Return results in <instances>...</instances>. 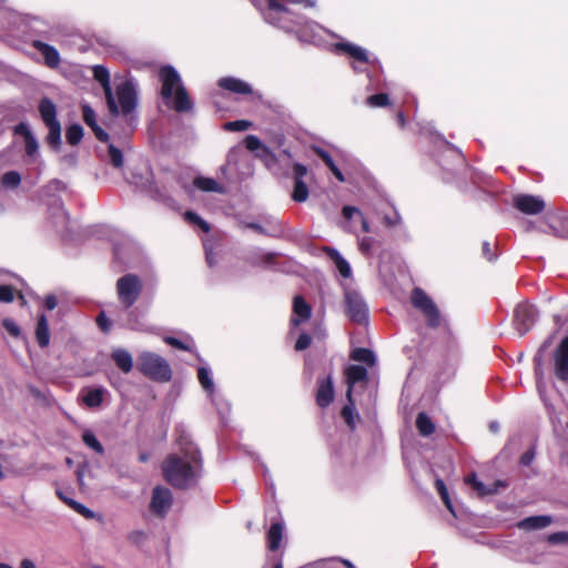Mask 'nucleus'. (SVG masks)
Returning a JSON list of instances; mask_svg holds the SVG:
<instances>
[{"mask_svg":"<svg viewBox=\"0 0 568 568\" xmlns=\"http://www.w3.org/2000/svg\"><path fill=\"white\" fill-rule=\"evenodd\" d=\"M182 454H170L161 466L164 480L175 489L194 486L202 467L201 453L193 444L184 447Z\"/></svg>","mask_w":568,"mask_h":568,"instance_id":"1","label":"nucleus"},{"mask_svg":"<svg viewBox=\"0 0 568 568\" xmlns=\"http://www.w3.org/2000/svg\"><path fill=\"white\" fill-rule=\"evenodd\" d=\"M159 78L162 83L161 97L164 100L173 99V109L179 113L191 111L193 104L179 72L172 65H164L159 70Z\"/></svg>","mask_w":568,"mask_h":568,"instance_id":"2","label":"nucleus"},{"mask_svg":"<svg viewBox=\"0 0 568 568\" xmlns=\"http://www.w3.org/2000/svg\"><path fill=\"white\" fill-rule=\"evenodd\" d=\"M265 21L286 32L294 31L303 24L304 17L290 10L277 0H266V8L263 10Z\"/></svg>","mask_w":568,"mask_h":568,"instance_id":"3","label":"nucleus"},{"mask_svg":"<svg viewBox=\"0 0 568 568\" xmlns=\"http://www.w3.org/2000/svg\"><path fill=\"white\" fill-rule=\"evenodd\" d=\"M138 369L156 383H168L172 379V369L168 361L152 352H143L139 355Z\"/></svg>","mask_w":568,"mask_h":568,"instance_id":"4","label":"nucleus"},{"mask_svg":"<svg viewBox=\"0 0 568 568\" xmlns=\"http://www.w3.org/2000/svg\"><path fill=\"white\" fill-rule=\"evenodd\" d=\"M143 284L136 274L129 273L116 281V294L120 303L130 308L139 300Z\"/></svg>","mask_w":568,"mask_h":568,"instance_id":"5","label":"nucleus"},{"mask_svg":"<svg viewBox=\"0 0 568 568\" xmlns=\"http://www.w3.org/2000/svg\"><path fill=\"white\" fill-rule=\"evenodd\" d=\"M410 302L415 308L425 315L429 327L437 328L440 325V314L437 306L420 287L413 288Z\"/></svg>","mask_w":568,"mask_h":568,"instance_id":"6","label":"nucleus"},{"mask_svg":"<svg viewBox=\"0 0 568 568\" xmlns=\"http://www.w3.org/2000/svg\"><path fill=\"white\" fill-rule=\"evenodd\" d=\"M345 312L353 323L363 325L368 322L367 305L357 292L347 291L345 293Z\"/></svg>","mask_w":568,"mask_h":568,"instance_id":"7","label":"nucleus"},{"mask_svg":"<svg viewBox=\"0 0 568 568\" xmlns=\"http://www.w3.org/2000/svg\"><path fill=\"white\" fill-rule=\"evenodd\" d=\"M118 98L119 114H130L136 106L138 95L136 90L132 81L125 80L116 85L115 88Z\"/></svg>","mask_w":568,"mask_h":568,"instance_id":"8","label":"nucleus"},{"mask_svg":"<svg viewBox=\"0 0 568 568\" xmlns=\"http://www.w3.org/2000/svg\"><path fill=\"white\" fill-rule=\"evenodd\" d=\"M173 503V496L169 488L155 486L152 490L150 510L159 517H165Z\"/></svg>","mask_w":568,"mask_h":568,"instance_id":"9","label":"nucleus"},{"mask_svg":"<svg viewBox=\"0 0 568 568\" xmlns=\"http://www.w3.org/2000/svg\"><path fill=\"white\" fill-rule=\"evenodd\" d=\"M93 77L103 88L110 114L112 116H118L119 108L116 105V101L112 93L109 70L103 65H94L93 67Z\"/></svg>","mask_w":568,"mask_h":568,"instance_id":"10","label":"nucleus"},{"mask_svg":"<svg viewBox=\"0 0 568 568\" xmlns=\"http://www.w3.org/2000/svg\"><path fill=\"white\" fill-rule=\"evenodd\" d=\"M308 173V169L301 163L293 164V180L294 186L291 194V197L294 202L303 203L308 199L310 191L304 182V176Z\"/></svg>","mask_w":568,"mask_h":568,"instance_id":"11","label":"nucleus"},{"mask_svg":"<svg viewBox=\"0 0 568 568\" xmlns=\"http://www.w3.org/2000/svg\"><path fill=\"white\" fill-rule=\"evenodd\" d=\"M513 323L520 336L527 334L532 326V305L528 302L519 304L515 308Z\"/></svg>","mask_w":568,"mask_h":568,"instance_id":"12","label":"nucleus"},{"mask_svg":"<svg viewBox=\"0 0 568 568\" xmlns=\"http://www.w3.org/2000/svg\"><path fill=\"white\" fill-rule=\"evenodd\" d=\"M335 397L334 383L332 375L317 378V388L315 393V402L320 408L328 407Z\"/></svg>","mask_w":568,"mask_h":568,"instance_id":"13","label":"nucleus"},{"mask_svg":"<svg viewBox=\"0 0 568 568\" xmlns=\"http://www.w3.org/2000/svg\"><path fill=\"white\" fill-rule=\"evenodd\" d=\"M555 373L558 379L568 382V336L562 338L555 352Z\"/></svg>","mask_w":568,"mask_h":568,"instance_id":"14","label":"nucleus"},{"mask_svg":"<svg viewBox=\"0 0 568 568\" xmlns=\"http://www.w3.org/2000/svg\"><path fill=\"white\" fill-rule=\"evenodd\" d=\"M465 484L469 485L473 490L477 493L479 497H485L498 493L500 487L506 485L501 480H496L491 485L487 486L477 478L475 473H470L465 477Z\"/></svg>","mask_w":568,"mask_h":568,"instance_id":"15","label":"nucleus"},{"mask_svg":"<svg viewBox=\"0 0 568 568\" xmlns=\"http://www.w3.org/2000/svg\"><path fill=\"white\" fill-rule=\"evenodd\" d=\"M106 389L103 386L84 387L81 389V400L88 408H99L104 400Z\"/></svg>","mask_w":568,"mask_h":568,"instance_id":"16","label":"nucleus"},{"mask_svg":"<svg viewBox=\"0 0 568 568\" xmlns=\"http://www.w3.org/2000/svg\"><path fill=\"white\" fill-rule=\"evenodd\" d=\"M217 85L234 94L250 95L253 93V89L247 82L234 77H223L219 79Z\"/></svg>","mask_w":568,"mask_h":568,"instance_id":"17","label":"nucleus"},{"mask_svg":"<svg viewBox=\"0 0 568 568\" xmlns=\"http://www.w3.org/2000/svg\"><path fill=\"white\" fill-rule=\"evenodd\" d=\"M345 379L347 384L346 398H351L354 385L359 382H367L368 372L364 366L349 365L345 369Z\"/></svg>","mask_w":568,"mask_h":568,"instance_id":"18","label":"nucleus"},{"mask_svg":"<svg viewBox=\"0 0 568 568\" xmlns=\"http://www.w3.org/2000/svg\"><path fill=\"white\" fill-rule=\"evenodd\" d=\"M32 47L43 55L44 63L48 68L55 69L59 67L61 61L60 53L53 45L36 40Z\"/></svg>","mask_w":568,"mask_h":568,"instance_id":"19","label":"nucleus"},{"mask_svg":"<svg viewBox=\"0 0 568 568\" xmlns=\"http://www.w3.org/2000/svg\"><path fill=\"white\" fill-rule=\"evenodd\" d=\"M293 312L296 317L291 320L294 326H298L301 323L307 321L312 316V307L301 295H296L293 298Z\"/></svg>","mask_w":568,"mask_h":568,"instance_id":"20","label":"nucleus"},{"mask_svg":"<svg viewBox=\"0 0 568 568\" xmlns=\"http://www.w3.org/2000/svg\"><path fill=\"white\" fill-rule=\"evenodd\" d=\"M336 49L342 51L361 63H368V54L365 49L349 42L336 43Z\"/></svg>","mask_w":568,"mask_h":568,"instance_id":"21","label":"nucleus"},{"mask_svg":"<svg viewBox=\"0 0 568 568\" xmlns=\"http://www.w3.org/2000/svg\"><path fill=\"white\" fill-rule=\"evenodd\" d=\"M39 113L45 125L58 123L57 106L49 98H42L39 103Z\"/></svg>","mask_w":568,"mask_h":568,"instance_id":"22","label":"nucleus"},{"mask_svg":"<svg viewBox=\"0 0 568 568\" xmlns=\"http://www.w3.org/2000/svg\"><path fill=\"white\" fill-rule=\"evenodd\" d=\"M244 144L248 151H258L260 153L257 155L264 159L265 161H267L268 159L273 161L275 160V156L271 152V150L267 146H265L256 135H247L244 139Z\"/></svg>","mask_w":568,"mask_h":568,"instance_id":"23","label":"nucleus"},{"mask_svg":"<svg viewBox=\"0 0 568 568\" xmlns=\"http://www.w3.org/2000/svg\"><path fill=\"white\" fill-rule=\"evenodd\" d=\"M283 530L284 526L282 523H273L266 532V544L267 548L271 551H276L282 542L283 539Z\"/></svg>","mask_w":568,"mask_h":568,"instance_id":"24","label":"nucleus"},{"mask_svg":"<svg viewBox=\"0 0 568 568\" xmlns=\"http://www.w3.org/2000/svg\"><path fill=\"white\" fill-rule=\"evenodd\" d=\"M111 358L115 363L116 367L124 374H128L133 368V359L131 354L126 349L118 348L111 353Z\"/></svg>","mask_w":568,"mask_h":568,"instance_id":"25","label":"nucleus"},{"mask_svg":"<svg viewBox=\"0 0 568 568\" xmlns=\"http://www.w3.org/2000/svg\"><path fill=\"white\" fill-rule=\"evenodd\" d=\"M36 338L37 343L41 348H45L50 343V329L47 316L44 314H40L38 316L37 326H36Z\"/></svg>","mask_w":568,"mask_h":568,"instance_id":"26","label":"nucleus"},{"mask_svg":"<svg viewBox=\"0 0 568 568\" xmlns=\"http://www.w3.org/2000/svg\"><path fill=\"white\" fill-rule=\"evenodd\" d=\"M346 399L347 404H345L344 407L342 408L341 416L344 419L345 424L348 426V428L351 430H354L356 428V418L358 419L359 416L356 413L353 395H351V398Z\"/></svg>","mask_w":568,"mask_h":568,"instance_id":"27","label":"nucleus"},{"mask_svg":"<svg viewBox=\"0 0 568 568\" xmlns=\"http://www.w3.org/2000/svg\"><path fill=\"white\" fill-rule=\"evenodd\" d=\"M416 428L419 435L424 437H428L435 433V424L424 412L418 413L416 417Z\"/></svg>","mask_w":568,"mask_h":568,"instance_id":"28","label":"nucleus"},{"mask_svg":"<svg viewBox=\"0 0 568 568\" xmlns=\"http://www.w3.org/2000/svg\"><path fill=\"white\" fill-rule=\"evenodd\" d=\"M326 251L334 261L339 274L345 278L349 277L352 270L348 262L335 248L328 247Z\"/></svg>","mask_w":568,"mask_h":568,"instance_id":"29","label":"nucleus"},{"mask_svg":"<svg viewBox=\"0 0 568 568\" xmlns=\"http://www.w3.org/2000/svg\"><path fill=\"white\" fill-rule=\"evenodd\" d=\"M349 357H351V359H353L355 362L365 363L368 366H374L375 362H376L374 353L369 348H365V347L354 348L351 352Z\"/></svg>","mask_w":568,"mask_h":568,"instance_id":"30","label":"nucleus"},{"mask_svg":"<svg viewBox=\"0 0 568 568\" xmlns=\"http://www.w3.org/2000/svg\"><path fill=\"white\" fill-rule=\"evenodd\" d=\"M49 130L48 135L45 138L47 144L54 149L59 150L61 145V124L60 122L54 124L45 125Z\"/></svg>","mask_w":568,"mask_h":568,"instance_id":"31","label":"nucleus"},{"mask_svg":"<svg viewBox=\"0 0 568 568\" xmlns=\"http://www.w3.org/2000/svg\"><path fill=\"white\" fill-rule=\"evenodd\" d=\"M193 184L201 191L204 192H221L222 187L220 184L212 178L197 176L194 179Z\"/></svg>","mask_w":568,"mask_h":568,"instance_id":"32","label":"nucleus"},{"mask_svg":"<svg viewBox=\"0 0 568 568\" xmlns=\"http://www.w3.org/2000/svg\"><path fill=\"white\" fill-rule=\"evenodd\" d=\"M65 138L69 144L78 145L83 138V129L80 124H71L67 128Z\"/></svg>","mask_w":568,"mask_h":568,"instance_id":"33","label":"nucleus"},{"mask_svg":"<svg viewBox=\"0 0 568 568\" xmlns=\"http://www.w3.org/2000/svg\"><path fill=\"white\" fill-rule=\"evenodd\" d=\"M516 209L526 214H532V195H517L514 197Z\"/></svg>","mask_w":568,"mask_h":568,"instance_id":"34","label":"nucleus"},{"mask_svg":"<svg viewBox=\"0 0 568 568\" xmlns=\"http://www.w3.org/2000/svg\"><path fill=\"white\" fill-rule=\"evenodd\" d=\"M1 184L7 189H17L21 184V175L18 171H8L1 176Z\"/></svg>","mask_w":568,"mask_h":568,"instance_id":"35","label":"nucleus"},{"mask_svg":"<svg viewBox=\"0 0 568 568\" xmlns=\"http://www.w3.org/2000/svg\"><path fill=\"white\" fill-rule=\"evenodd\" d=\"M184 220L187 221L191 224L197 225L204 233H209L211 230L210 224L204 221L199 214H196L193 211H185Z\"/></svg>","mask_w":568,"mask_h":568,"instance_id":"36","label":"nucleus"},{"mask_svg":"<svg viewBox=\"0 0 568 568\" xmlns=\"http://www.w3.org/2000/svg\"><path fill=\"white\" fill-rule=\"evenodd\" d=\"M82 440L83 443L93 449L95 453L102 455L104 453V448L102 444L98 440L95 435L91 430H85L82 434Z\"/></svg>","mask_w":568,"mask_h":568,"instance_id":"37","label":"nucleus"},{"mask_svg":"<svg viewBox=\"0 0 568 568\" xmlns=\"http://www.w3.org/2000/svg\"><path fill=\"white\" fill-rule=\"evenodd\" d=\"M434 485L446 508L453 513V504L444 480L442 478H436Z\"/></svg>","mask_w":568,"mask_h":568,"instance_id":"38","label":"nucleus"},{"mask_svg":"<svg viewBox=\"0 0 568 568\" xmlns=\"http://www.w3.org/2000/svg\"><path fill=\"white\" fill-rule=\"evenodd\" d=\"M197 378L203 389L210 394L214 392V383L210 377V372L205 367L197 369Z\"/></svg>","mask_w":568,"mask_h":568,"instance_id":"39","label":"nucleus"},{"mask_svg":"<svg viewBox=\"0 0 568 568\" xmlns=\"http://www.w3.org/2000/svg\"><path fill=\"white\" fill-rule=\"evenodd\" d=\"M366 104L372 108H384L389 104V97L387 93H376L366 99Z\"/></svg>","mask_w":568,"mask_h":568,"instance_id":"40","label":"nucleus"},{"mask_svg":"<svg viewBox=\"0 0 568 568\" xmlns=\"http://www.w3.org/2000/svg\"><path fill=\"white\" fill-rule=\"evenodd\" d=\"M65 505H68L71 509L82 515L87 519H91L94 516V513L91 509L74 499H65Z\"/></svg>","mask_w":568,"mask_h":568,"instance_id":"41","label":"nucleus"},{"mask_svg":"<svg viewBox=\"0 0 568 568\" xmlns=\"http://www.w3.org/2000/svg\"><path fill=\"white\" fill-rule=\"evenodd\" d=\"M108 151H109L111 164L116 169L122 168L123 166L122 151L113 144H109Z\"/></svg>","mask_w":568,"mask_h":568,"instance_id":"42","label":"nucleus"},{"mask_svg":"<svg viewBox=\"0 0 568 568\" xmlns=\"http://www.w3.org/2000/svg\"><path fill=\"white\" fill-rule=\"evenodd\" d=\"M251 125H252V123L250 121L236 120V121L225 122L223 124V129L226 131L242 132V131H246L247 129H250Z\"/></svg>","mask_w":568,"mask_h":568,"instance_id":"43","label":"nucleus"},{"mask_svg":"<svg viewBox=\"0 0 568 568\" xmlns=\"http://www.w3.org/2000/svg\"><path fill=\"white\" fill-rule=\"evenodd\" d=\"M82 118L85 124L91 128V130L99 125L94 110L88 104L82 105Z\"/></svg>","mask_w":568,"mask_h":568,"instance_id":"44","label":"nucleus"},{"mask_svg":"<svg viewBox=\"0 0 568 568\" xmlns=\"http://www.w3.org/2000/svg\"><path fill=\"white\" fill-rule=\"evenodd\" d=\"M2 326L4 327V329L14 338H18L20 337L21 335V329L20 327L18 326V324L11 320V318H4L2 321Z\"/></svg>","mask_w":568,"mask_h":568,"instance_id":"45","label":"nucleus"},{"mask_svg":"<svg viewBox=\"0 0 568 568\" xmlns=\"http://www.w3.org/2000/svg\"><path fill=\"white\" fill-rule=\"evenodd\" d=\"M551 545L568 544V531H558L545 537Z\"/></svg>","mask_w":568,"mask_h":568,"instance_id":"46","label":"nucleus"},{"mask_svg":"<svg viewBox=\"0 0 568 568\" xmlns=\"http://www.w3.org/2000/svg\"><path fill=\"white\" fill-rule=\"evenodd\" d=\"M313 150L328 169H332L333 166L336 165L332 155L326 150L320 146H315Z\"/></svg>","mask_w":568,"mask_h":568,"instance_id":"47","label":"nucleus"},{"mask_svg":"<svg viewBox=\"0 0 568 568\" xmlns=\"http://www.w3.org/2000/svg\"><path fill=\"white\" fill-rule=\"evenodd\" d=\"M312 344V336L307 333H302L295 342L294 348L297 352L307 349Z\"/></svg>","mask_w":568,"mask_h":568,"instance_id":"48","label":"nucleus"},{"mask_svg":"<svg viewBox=\"0 0 568 568\" xmlns=\"http://www.w3.org/2000/svg\"><path fill=\"white\" fill-rule=\"evenodd\" d=\"M14 300V290L11 285H0V302L11 303Z\"/></svg>","mask_w":568,"mask_h":568,"instance_id":"49","label":"nucleus"},{"mask_svg":"<svg viewBox=\"0 0 568 568\" xmlns=\"http://www.w3.org/2000/svg\"><path fill=\"white\" fill-rule=\"evenodd\" d=\"M97 325L103 333H109L112 326L111 321L106 317L105 313L102 311L98 314L95 318Z\"/></svg>","mask_w":568,"mask_h":568,"instance_id":"50","label":"nucleus"},{"mask_svg":"<svg viewBox=\"0 0 568 568\" xmlns=\"http://www.w3.org/2000/svg\"><path fill=\"white\" fill-rule=\"evenodd\" d=\"M373 245H374V239L373 237H368V236H365L363 237L359 243H358V248L359 251L365 254V255H369L371 252H372V248H373Z\"/></svg>","mask_w":568,"mask_h":568,"instance_id":"51","label":"nucleus"},{"mask_svg":"<svg viewBox=\"0 0 568 568\" xmlns=\"http://www.w3.org/2000/svg\"><path fill=\"white\" fill-rule=\"evenodd\" d=\"M13 133L23 136L24 141L28 140L30 136H33V134L29 130V126L24 122H20L17 125H14Z\"/></svg>","mask_w":568,"mask_h":568,"instance_id":"52","label":"nucleus"},{"mask_svg":"<svg viewBox=\"0 0 568 568\" xmlns=\"http://www.w3.org/2000/svg\"><path fill=\"white\" fill-rule=\"evenodd\" d=\"M481 252L483 256L489 262H493L497 258V254L493 251L491 244L487 241L483 242Z\"/></svg>","mask_w":568,"mask_h":568,"instance_id":"53","label":"nucleus"},{"mask_svg":"<svg viewBox=\"0 0 568 568\" xmlns=\"http://www.w3.org/2000/svg\"><path fill=\"white\" fill-rule=\"evenodd\" d=\"M24 142H26V153H27V155L33 156L38 152V149H39L38 141L36 140L34 136H30Z\"/></svg>","mask_w":568,"mask_h":568,"instance_id":"54","label":"nucleus"},{"mask_svg":"<svg viewBox=\"0 0 568 568\" xmlns=\"http://www.w3.org/2000/svg\"><path fill=\"white\" fill-rule=\"evenodd\" d=\"M164 342L174 347V348H178V349H181V351H189V347L182 342L180 341L179 338L176 337H173V336H166L164 338Z\"/></svg>","mask_w":568,"mask_h":568,"instance_id":"55","label":"nucleus"},{"mask_svg":"<svg viewBox=\"0 0 568 568\" xmlns=\"http://www.w3.org/2000/svg\"><path fill=\"white\" fill-rule=\"evenodd\" d=\"M551 523L550 516H535V529L547 527Z\"/></svg>","mask_w":568,"mask_h":568,"instance_id":"56","label":"nucleus"},{"mask_svg":"<svg viewBox=\"0 0 568 568\" xmlns=\"http://www.w3.org/2000/svg\"><path fill=\"white\" fill-rule=\"evenodd\" d=\"M92 131L99 141H101V142L109 141V134L100 125L93 128Z\"/></svg>","mask_w":568,"mask_h":568,"instance_id":"57","label":"nucleus"},{"mask_svg":"<svg viewBox=\"0 0 568 568\" xmlns=\"http://www.w3.org/2000/svg\"><path fill=\"white\" fill-rule=\"evenodd\" d=\"M92 131L99 141H101V142L109 141V134L100 125L93 128Z\"/></svg>","mask_w":568,"mask_h":568,"instance_id":"58","label":"nucleus"},{"mask_svg":"<svg viewBox=\"0 0 568 568\" xmlns=\"http://www.w3.org/2000/svg\"><path fill=\"white\" fill-rule=\"evenodd\" d=\"M342 214L346 220H349L354 214L361 215V211L354 206L346 205L343 207Z\"/></svg>","mask_w":568,"mask_h":568,"instance_id":"59","label":"nucleus"},{"mask_svg":"<svg viewBox=\"0 0 568 568\" xmlns=\"http://www.w3.org/2000/svg\"><path fill=\"white\" fill-rule=\"evenodd\" d=\"M57 305H58V300H57L55 295L50 294V295L45 296L44 306L47 310L52 311L57 307Z\"/></svg>","mask_w":568,"mask_h":568,"instance_id":"60","label":"nucleus"},{"mask_svg":"<svg viewBox=\"0 0 568 568\" xmlns=\"http://www.w3.org/2000/svg\"><path fill=\"white\" fill-rule=\"evenodd\" d=\"M384 223L387 226H396V225H398L400 223V216L396 212L394 213L393 216L385 215L384 216Z\"/></svg>","mask_w":568,"mask_h":568,"instance_id":"61","label":"nucleus"},{"mask_svg":"<svg viewBox=\"0 0 568 568\" xmlns=\"http://www.w3.org/2000/svg\"><path fill=\"white\" fill-rule=\"evenodd\" d=\"M246 226L251 229L252 231L261 234V235H271L261 224L258 223H247Z\"/></svg>","mask_w":568,"mask_h":568,"instance_id":"62","label":"nucleus"},{"mask_svg":"<svg viewBox=\"0 0 568 568\" xmlns=\"http://www.w3.org/2000/svg\"><path fill=\"white\" fill-rule=\"evenodd\" d=\"M545 207V201L540 196H535V215L541 213Z\"/></svg>","mask_w":568,"mask_h":568,"instance_id":"63","label":"nucleus"},{"mask_svg":"<svg viewBox=\"0 0 568 568\" xmlns=\"http://www.w3.org/2000/svg\"><path fill=\"white\" fill-rule=\"evenodd\" d=\"M523 465H530L532 462V448L527 449L520 458Z\"/></svg>","mask_w":568,"mask_h":568,"instance_id":"64","label":"nucleus"}]
</instances>
